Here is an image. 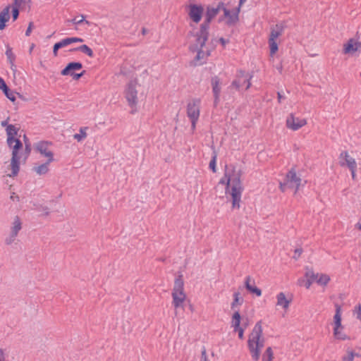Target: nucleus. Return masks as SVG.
Returning a JSON list of instances; mask_svg holds the SVG:
<instances>
[{"label": "nucleus", "instance_id": "obj_46", "mask_svg": "<svg viewBox=\"0 0 361 361\" xmlns=\"http://www.w3.org/2000/svg\"><path fill=\"white\" fill-rule=\"evenodd\" d=\"M8 88L9 87L6 84L4 79L0 76V90H1V92H3Z\"/></svg>", "mask_w": 361, "mask_h": 361}, {"label": "nucleus", "instance_id": "obj_47", "mask_svg": "<svg viewBox=\"0 0 361 361\" xmlns=\"http://www.w3.org/2000/svg\"><path fill=\"white\" fill-rule=\"evenodd\" d=\"M354 314H357V319H360L361 322V305L358 304L355 305L354 310Z\"/></svg>", "mask_w": 361, "mask_h": 361}, {"label": "nucleus", "instance_id": "obj_17", "mask_svg": "<svg viewBox=\"0 0 361 361\" xmlns=\"http://www.w3.org/2000/svg\"><path fill=\"white\" fill-rule=\"evenodd\" d=\"M82 63L80 61H71L66 64V66L61 71V75L63 76L71 75L75 71H80L82 68Z\"/></svg>", "mask_w": 361, "mask_h": 361}, {"label": "nucleus", "instance_id": "obj_3", "mask_svg": "<svg viewBox=\"0 0 361 361\" xmlns=\"http://www.w3.org/2000/svg\"><path fill=\"white\" fill-rule=\"evenodd\" d=\"M284 28L285 25L283 23H277L275 25V27L271 28V32L268 39L269 54L271 56L275 55L279 51L277 39L282 35Z\"/></svg>", "mask_w": 361, "mask_h": 361}, {"label": "nucleus", "instance_id": "obj_64", "mask_svg": "<svg viewBox=\"0 0 361 361\" xmlns=\"http://www.w3.org/2000/svg\"><path fill=\"white\" fill-rule=\"evenodd\" d=\"M190 121H191V129L192 130H194L195 129V127H196V123H197V121H198V119H190Z\"/></svg>", "mask_w": 361, "mask_h": 361}, {"label": "nucleus", "instance_id": "obj_24", "mask_svg": "<svg viewBox=\"0 0 361 361\" xmlns=\"http://www.w3.org/2000/svg\"><path fill=\"white\" fill-rule=\"evenodd\" d=\"M336 311L334 316V328L336 331L337 329H343L342 324L341 307L338 304L335 305Z\"/></svg>", "mask_w": 361, "mask_h": 361}, {"label": "nucleus", "instance_id": "obj_57", "mask_svg": "<svg viewBox=\"0 0 361 361\" xmlns=\"http://www.w3.org/2000/svg\"><path fill=\"white\" fill-rule=\"evenodd\" d=\"M219 42L223 46V47H225L227 44L229 43V39H225L224 37H220L219 39Z\"/></svg>", "mask_w": 361, "mask_h": 361}, {"label": "nucleus", "instance_id": "obj_6", "mask_svg": "<svg viewBox=\"0 0 361 361\" xmlns=\"http://www.w3.org/2000/svg\"><path fill=\"white\" fill-rule=\"evenodd\" d=\"M247 341H251L252 343H253L255 346L258 347L261 350L264 347V338L263 337L261 320L255 324Z\"/></svg>", "mask_w": 361, "mask_h": 361}, {"label": "nucleus", "instance_id": "obj_35", "mask_svg": "<svg viewBox=\"0 0 361 361\" xmlns=\"http://www.w3.org/2000/svg\"><path fill=\"white\" fill-rule=\"evenodd\" d=\"M60 42L62 44V46L63 47H65L72 43L83 42L84 39L82 38L78 37H71L64 38V39H61Z\"/></svg>", "mask_w": 361, "mask_h": 361}, {"label": "nucleus", "instance_id": "obj_54", "mask_svg": "<svg viewBox=\"0 0 361 361\" xmlns=\"http://www.w3.org/2000/svg\"><path fill=\"white\" fill-rule=\"evenodd\" d=\"M216 10H217L218 13H219V11L221 10H222L223 11H224L225 9H228L226 6H225V4L223 2V1H220L217 4V6L216 7H214Z\"/></svg>", "mask_w": 361, "mask_h": 361}, {"label": "nucleus", "instance_id": "obj_7", "mask_svg": "<svg viewBox=\"0 0 361 361\" xmlns=\"http://www.w3.org/2000/svg\"><path fill=\"white\" fill-rule=\"evenodd\" d=\"M204 11V6L201 4H190L187 6L188 16L190 20L195 24L201 21Z\"/></svg>", "mask_w": 361, "mask_h": 361}, {"label": "nucleus", "instance_id": "obj_43", "mask_svg": "<svg viewBox=\"0 0 361 361\" xmlns=\"http://www.w3.org/2000/svg\"><path fill=\"white\" fill-rule=\"evenodd\" d=\"M6 55L7 56L8 61L11 65V68L14 66V61L16 60V56L12 51V49L8 45L6 51Z\"/></svg>", "mask_w": 361, "mask_h": 361}, {"label": "nucleus", "instance_id": "obj_52", "mask_svg": "<svg viewBox=\"0 0 361 361\" xmlns=\"http://www.w3.org/2000/svg\"><path fill=\"white\" fill-rule=\"evenodd\" d=\"M227 16H228V9H225L224 11V14L218 18V23H221L226 19L227 20Z\"/></svg>", "mask_w": 361, "mask_h": 361}, {"label": "nucleus", "instance_id": "obj_63", "mask_svg": "<svg viewBox=\"0 0 361 361\" xmlns=\"http://www.w3.org/2000/svg\"><path fill=\"white\" fill-rule=\"evenodd\" d=\"M40 210L43 211V212H44V214H45L46 216L49 215V208H48V207H47V206H42V205H41V206H40Z\"/></svg>", "mask_w": 361, "mask_h": 361}, {"label": "nucleus", "instance_id": "obj_56", "mask_svg": "<svg viewBox=\"0 0 361 361\" xmlns=\"http://www.w3.org/2000/svg\"><path fill=\"white\" fill-rule=\"evenodd\" d=\"M241 7H242V6H240V1H238V6L235 7L234 8H233V9L231 10V12H232L233 14L237 15V17H239V14H240V13Z\"/></svg>", "mask_w": 361, "mask_h": 361}, {"label": "nucleus", "instance_id": "obj_60", "mask_svg": "<svg viewBox=\"0 0 361 361\" xmlns=\"http://www.w3.org/2000/svg\"><path fill=\"white\" fill-rule=\"evenodd\" d=\"M207 351H206V348L204 346H203L202 348V350L201 351V357H200V360H204V359H207Z\"/></svg>", "mask_w": 361, "mask_h": 361}, {"label": "nucleus", "instance_id": "obj_21", "mask_svg": "<svg viewBox=\"0 0 361 361\" xmlns=\"http://www.w3.org/2000/svg\"><path fill=\"white\" fill-rule=\"evenodd\" d=\"M306 272L305 274V277L307 279L305 281V286L306 288H310L312 283L316 282L317 279L319 277V274H315L313 271L312 268H309L306 267Z\"/></svg>", "mask_w": 361, "mask_h": 361}, {"label": "nucleus", "instance_id": "obj_38", "mask_svg": "<svg viewBox=\"0 0 361 361\" xmlns=\"http://www.w3.org/2000/svg\"><path fill=\"white\" fill-rule=\"evenodd\" d=\"M23 141L25 143L24 153L25 155L24 159L25 160L29 157V155L31 152L32 147H31L30 142L28 137L26 136V135H23Z\"/></svg>", "mask_w": 361, "mask_h": 361}, {"label": "nucleus", "instance_id": "obj_11", "mask_svg": "<svg viewBox=\"0 0 361 361\" xmlns=\"http://www.w3.org/2000/svg\"><path fill=\"white\" fill-rule=\"evenodd\" d=\"M306 124V119L295 117L293 114H289L286 118L287 128L293 130H298Z\"/></svg>", "mask_w": 361, "mask_h": 361}, {"label": "nucleus", "instance_id": "obj_23", "mask_svg": "<svg viewBox=\"0 0 361 361\" xmlns=\"http://www.w3.org/2000/svg\"><path fill=\"white\" fill-rule=\"evenodd\" d=\"M10 6H6L0 12V30H3L6 27V23L8 22L10 16Z\"/></svg>", "mask_w": 361, "mask_h": 361}, {"label": "nucleus", "instance_id": "obj_16", "mask_svg": "<svg viewBox=\"0 0 361 361\" xmlns=\"http://www.w3.org/2000/svg\"><path fill=\"white\" fill-rule=\"evenodd\" d=\"M340 165L341 166H347L350 171H353L355 168H357V164L353 157H350L347 151H343L339 157Z\"/></svg>", "mask_w": 361, "mask_h": 361}, {"label": "nucleus", "instance_id": "obj_40", "mask_svg": "<svg viewBox=\"0 0 361 361\" xmlns=\"http://www.w3.org/2000/svg\"><path fill=\"white\" fill-rule=\"evenodd\" d=\"M274 358V357L272 348H267L262 355V361H273Z\"/></svg>", "mask_w": 361, "mask_h": 361}, {"label": "nucleus", "instance_id": "obj_28", "mask_svg": "<svg viewBox=\"0 0 361 361\" xmlns=\"http://www.w3.org/2000/svg\"><path fill=\"white\" fill-rule=\"evenodd\" d=\"M70 52L81 51L88 56L89 57H94L93 50L87 44H82L75 48L69 49Z\"/></svg>", "mask_w": 361, "mask_h": 361}, {"label": "nucleus", "instance_id": "obj_5", "mask_svg": "<svg viewBox=\"0 0 361 361\" xmlns=\"http://www.w3.org/2000/svg\"><path fill=\"white\" fill-rule=\"evenodd\" d=\"M235 76L236 78L233 80L231 86L234 87L238 90H239L240 87L244 85H246L245 90H248L250 87V80L252 78V75L244 70L239 69L237 71Z\"/></svg>", "mask_w": 361, "mask_h": 361}, {"label": "nucleus", "instance_id": "obj_12", "mask_svg": "<svg viewBox=\"0 0 361 361\" xmlns=\"http://www.w3.org/2000/svg\"><path fill=\"white\" fill-rule=\"evenodd\" d=\"M361 51V42L354 38L349 39L346 43L343 44V53L344 54L353 55L355 52Z\"/></svg>", "mask_w": 361, "mask_h": 361}, {"label": "nucleus", "instance_id": "obj_61", "mask_svg": "<svg viewBox=\"0 0 361 361\" xmlns=\"http://www.w3.org/2000/svg\"><path fill=\"white\" fill-rule=\"evenodd\" d=\"M9 119H10V117L8 116L6 120L2 121L1 123V126L2 127H4V128H7V126H10V124L8 123V120Z\"/></svg>", "mask_w": 361, "mask_h": 361}, {"label": "nucleus", "instance_id": "obj_29", "mask_svg": "<svg viewBox=\"0 0 361 361\" xmlns=\"http://www.w3.org/2000/svg\"><path fill=\"white\" fill-rule=\"evenodd\" d=\"M51 159H47L46 162L33 168V170L39 175H44L49 171V165L52 162Z\"/></svg>", "mask_w": 361, "mask_h": 361}, {"label": "nucleus", "instance_id": "obj_49", "mask_svg": "<svg viewBox=\"0 0 361 361\" xmlns=\"http://www.w3.org/2000/svg\"><path fill=\"white\" fill-rule=\"evenodd\" d=\"M86 73V71H82V72L79 73H74L73 74H72L71 76L73 78V80H80L83 75H85V74Z\"/></svg>", "mask_w": 361, "mask_h": 361}, {"label": "nucleus", "instance_id": "obj_58", "mask_svg": "<svg viewBox=\"0 0 361 361\" xmlns=\"http://www.w3.org/2000/svg\"><path fill=\"white\" fill-rule=\"evenodd\" d=\"M195 43L194 44H197V47H204L205 44H202V39L200 37H196Z\"/></svg>", "mask_w": 361, "mask_h": 361}, {"label": "nucleus", "instance_id": "obj_25", "mask_svg": "<svg viewBox=\"0 0 361 361\" xmlns=\"http://www.w3.org/2000/svg\"><path fill=\"white\" fill-rule=\"evenodd\" d=\"M172 298H173V305L174 306L175 309H177L178 307H182L184 309V302L186 299V295L185 293H183V295H179L178 293H172Z\"/></svg>", "mask_w": 361, "mask_h": 361}, {"label": "nucleus", "instance_id": "obj_10", "mask_svg": "<svg viewBox=\"0 0 361 361\" xmlns=\"http://www.w3.org/2000/svg\"><path fill=\"white\" fill-rule=\"evenodd\" d=\"M52 145V142L42 140L35 144V149L39 152L43 157H47V159H51V161H54V153L48 149V146Z\"/></svg>", "mask_w": 361, "mask_h": 361}, {"label": "nucleus", "instance_id": "obj_51", "mask_svg": "<svg viewBox=\"0 0 361 361\" xmlns=\"http://www.w3.org/2000/svg\"><path fill=\"white\" fill-rule=\"evenodd\" d=\"M33 28H34V23L31 21L29 23L27 30L25 31V36H27V37L30 36Z\"/></svg>", "mask_w": 361, "mask_h": 361}, {"label": "nucleus", "instance_id": "obj_19", "mask_svg": "<svg viewBox=\"0 0 361 361\" xmlns=\"http://www.w3.org/2000/svg\"><path fill=\"white\" fill-rule=\"evenodd\" d=\"M19 128L16 127L13 124L7 126L6 128L7 135V145L8 147H11V145L14 143L16 138H17Z\"/></svg>", "mask_w": 361, "mask_h": 361}, {"label": "nucleus", "instance_id": "obj_48", "mask_svg": "<svg viewBox=\"0 0 361 361\" xmlns=\"http://www.w3.org/2000/svg\"><path fill=\"white\" fill-rule=\"evenodd\" d=\"M288 188H289V183L285 179L283 182H280L279 189L281 192H284Z\"/></svg>", "mask_w": 361, "mask_h": 361}, {"label": "nucleus", "instance_id": "obj_59", "mask_svg": "<svg viewBox=\"0 0 361 361\" xmlns=\"http://www.w3.org/2000/svg\"><path fill=\"white\" fill-rule=\"evenodd\" d=\"M15 239L16 237H12V233L11 232L9 237L6 239V243L7 245H10L15 240Z\"/></svg>", "mask_w": 361, "mask_h": 361}, {"label": "nucleus", "instance_id": "obj_53", "mask_svg": "<svg viewBox=\"0 0 361 361\" xmlns=\"http://www.w3.org/2000/svg\"><path fill=\"white\" fill-rule=\"evenodd\" d=\"M19 15H20V11L16 10V9L15 10L11 9V17H12L13 21H16L18 18Z\"/></svg>", "mask_w": 361, "mask_h": 361}, {"label": "nucleus", "instance_id": "obj_39", "mask_svg": "<svg viewBox=\"0 0 361 361\" xmlns=\"http://www.w3.org/2000/svg\"><path fill=\"white\" fill-rule=\"evenodd\" d=\"M3 94L5 95V97L9 99L13 104H16V92L14 90H12L10 87L3 92Z\"/></svg>", "mask_w": 361, "mask_h": 361}, {"label": "nucleus", "instance_id": "obj_22", "mask_svg": "<svg viewBox=\"0 0 361 361\" xmlns=\"http://www.w3.org/2000/svg\"><path fill=\"white\" fill-rule=\"evenodd\" d=\"M219 14L217 10L215 9L211 5H207L206 6V11L204 13V20L203 21L204 23H207L210 25L212 22L213 19Z\"/></svg>", "mask_w": 361, "mask_h": 361}, {"label": "nucleus", "instance_id": "obj_32", "mask_svg": "<svg viewBox=\"0 0 361 361\" xmlns=\"http://www.w3.org/2000/svg\"><path fill=\"white\" fill-rule=\"evenodd\" d=\"M218 152L215 149V147L212 146V153L211 160L209 164V169L213 172H216V160H217Z\"/></svg>", "mask_w": 361, "mask_h": 361}, {"label": "nucleus", "instance_id": "obj_15", "mask_svg": "<svg viewBox=\"0 0 361 361\" xmlns=\"http://www.w3.org/2000/svg\"><path fill=\"white\" fill-rule=\"evenodd\" d=\"M285 180L289 183V188L295 187L296 190L299 189L301 184V178L297 176L294 168H291L286 175Z\"/></svg>", "mask_w": 361, "mask_h": 361}, {"label": "nucleus", "instance_id": "obj_62", "mask_svg": "<svg viewBox=\"0 0 361 361\" xmlns=\"http://www.w3.org/2000/svg\"><path fill=\"white\" fill-rule=\"evenodd\" d=\"M286 97L280 92H277V99L279 103H281L282 100L285 99Z\"/></svg>", "mask_w": 361, "mask_h": 361}, {"label": "nucleus", "instance_id": "obj_30", "mask_svg": "<svg viewBox=\"0 0 361 361\" xmlns=\"http://www.w3.org/2000/svg\"><path fill=\"white\" fill-rule=\"evenodd\" d=\"M21 228L22 222L20 218L18 216H16L14 217V221L13 222V226L11 231L12 233V237H16Z\"/></svg>", "mask_w": 361, "mask_h": 361}, {"label": "nucleus", "instance_id": "obj_37", "mask_svg": "<svg viewBox=\"0 0 361 361\" xmlns=\"http://www.w3.org/2000/svg\"><path fill=\"white\" fill-rule=\"evenodd\" d=\"M233 296V300L231 306V309L233 310L237 305H241L244 302V299L240 296V293L239 292H235Z\"/></svg>", "mask_w": 361, "mask_h": 361}, {"label": "nucleus", "instance_id": "obj_2", "mask_svg": "<svg viewBox=\"0 0 361 361\" xmlns=\"http://www.w3.org/2000/svg\"><path fill=\"white\" fill-rule=\"evenodd\" d=\"M14 143L11 145V147H9L12 149L11 159V173L8 175L10 177L17 176L19 173L20 165V152L23 148V143L19 138H16Z\"/></svg>", "mask_w": 361, "mask_h": 361}, {"label": "nucleus", "instance_id": "obj_4", "mask_svg": "<svg viewBox=\"0 0 361 361\" xmlns=\"http://www.w3.org/2000/svg\"><path fill=\"white\" fill-rule=\"evenodd\" d=\"M137 85L140 86L138 84V80L137 78L132 79L127 83L124 91L125 98L128 102V106L132 109L137 104Z\"/></svg>", "mask_w": 361, "mask_h": 361}, {"label": "nucleus", "instance_id": "obj_41", "mask_svg": "<svg viewBox=\"0 0 361 361\" xmlns=\"http://www.w3.org/2000/svg\"><path fill=\"white\" fill-rule=\"evenodd\" d=\"M330 281V276L326 274H321L319 275L318 279L316 281V283L320 286H326L328 283Z\"/></svg>", "mask_w": 361, "mask_h": 361}, {"label": "nucleus", "instance_id": "obj_1", "mask_svg": "<svg viewBox=\"0 0 361 361\" xmlns=\"http://www.w3.org/2000/svg\"><path fill=\"white\" fill-rule=\"evenodd\" d=\"M242 170L235 171V166L233 164H227L225 166V173L219 184L224 185L225 192L231 195L232 203V209H240V202L241 200L242 192L244 190L241 183Z\"/></svg>", "mask_w": 361, "mask_h": 361}, {"label": "nucleus", "instance_id": "obj_20", "mask_svg": "<svg viewBox=\"0 0 361 361\" xmlns=\"http://www.w3.org/2000/svg\"><path fill=\"white\" fill-rule=\"evenodd\" d=\"M172 293H178L179 295H183V293H185L183 276L181 272H178L176 276Z\"/></svg>", "mask_w": 361, "mask_h": 361}, {"label": "nucleus", "instance_id": "obj_44", "mask_svg": "<svg viewBox=\"0 0 361 361\" xmlns=\"http://www.w3.org/2000/svg\"><path fill=\"white\" fill-rule=\"evenodd\" d=\"M87 127H82L80 128L79 133H76L73 135V137L77 140L78 142L83 140L87 137L86 130Z\"/></svg>", "mask_w": 361, "mask_h": 361}, {"label": "nucleus", "instance_id": "obj_26", "mask_svg": "<svg viewBox=\"0 0 361 361\" xmlns=\"http://www.w3.org/2000/svg\"><path fill=\"white\" fill-rule=\"evenodd\" d=\"M276 298L277 305L281 306L284 310H287L292 302V298H290V299H287L285 293L283 292H280L276 295Z\"/></svg>", "mask_w": 361, "mask_h": 361}, {"label": "nucleus", "instance_id": "obj_34", "mask_svg": "<svg viewBox=\"0 0 361 361\" xmlns=\"http://www.w3.org/2000/svg\"><path fill=\"white\" fill-rule=\"evenodd\" d=\"M239 21V17L237 15L233 14L230 9H228V16H227V20H226V25L228 27L235 25Z\"/></svg>", "mask_w": 361, "mask_h": 361}, {"label": "nucleus", "instance_id": "obj_45", "mask_svg": "<svg viewBox=\"0 0 361 361\" xmlns=\"http://www.w3.org/2000/svg\"><path fill=\"white\" fill-rule=\"evenodd\" d=\"M62 44L61 42H56L53 46V54L54 56H56L58 55V51L59 49L63 48Z\"/></svg>", "mask_w": 361, "mask_h": 361}, {"label": "nucleus", "instance_id": "obj_27", "mask_svg": "<svg viewBox=\"0 0 361 361\" xmlns=\"http://www.w3.org/2000/svg\"><path fill=\"white\" fill-rule=\"evenodd\" d=\"M247 347L251 353L252 360L254 361H258L261 355V349L252 343L251 341H247Z\"/></svg>", "mask_w": 361, "mask_h": 361}, {"label": "nucleus", "instance_id": "obj_33", "mask_svg": "<svg viewBox=\"0 0 361 361\" xmlns=\"http://www.w3.org/2000/svg\"><path fill=\"white\" fill-rule=\"evenodd\" d=\"M31 4V0H13V3L11 5H9L11 6V8L13 10H23L25 4Z\"/></svg>", "mask_w": 361, "mask_h": 361}, {"label": "nucleus", "instance_id": "obj_8", "mask_svg": "<svg viewBox=\"0 0 361 361\" xmlns=\"http://www.w3.org/2000/svg\"><path fill=\"white\" fill-rule=\"evenodd\" d=\"M221 80L219 76L215 75L211 78V85L214 96V106L216 107L220 101V94L221 92Z\"/></svg>", "mask_w": 361, "mask_h": 361}, {"label": "nucleus", "instance_id": "obj_18", "mask_svg": "<svg viewBox=\"0 0 361 361\" xmlns=\"http://www.w3.org/2000/svg\"><path fill=\"white\" fill-rule=\"evenodd\" d=\"M252 281V278L250 276H247L245 277L244 282V287L246 290L252 295H255L257 297H259L262 294V290L255 286V281L252 280L253 284H251L250 282Z\"/></svg>", "mask_w": 361, "mask_h": 361}, {"label": "nucleus", "instance_id": "obj_50", "mask_svg": "<svg viewBox=\"0 0 361 361\" xmlns=\"http://www.w3.org/2000/svg\"><path fill=\"white\" fill-rule=\"evenodd\" d=\"M354 355H353V350H348V355L343 357L342 361H353Z\"/></svg>", "mask_w": 361, "mask_h": 361}, {"label": "nucleus", "instance_id": "obj_9", "mask_svg": "<svg viewBox=\"0 0 361 361\" xmlns=\"http://www.w3.org/2000/svg\"><path fill=\"white\" fill-rule=\"evenodd\" d=\"M231 319V326L233 327L235 332H238L239 339L243 340L244 338L245 329L241 328L242 317L239 310L233 312Z\"/></svg>", "mask_w": 361, "mask_h": 361}, {"label": "nucleus", "instance_id": "obj_36", "mask_svg": "<svg viewBox=\"0 0 361 361\" xmlns=\"http://www.w3.org/2000/svg\"><path fill=\"white\" fill-rule=\"evenodd\" d=\"M81 19L78 20L77 18H73L72 19H68L66 20L67 23H72L73 25H81L82 23H85L87 25H90L91 22L85 19L86 16L83 14L80 15Z\"/></svg>", "mask_w": 361, "mask_h": 361}, {"label": "nucleus", "instance_id": "obj_14", "mask_svg": "<svg viewBox=\"0 0 361 361\" xmlns=\"http://www.w3.org/2000/svg\"><path fill=\"white\" fill-rule=\"evenodd\" d=\"M200 99H194L187 105V115L190 119H198L200 116Z\"/></svg>", "mask_w": 361, "mask_h": 361}, {"label": "nucleus", "instance_id": "obj_42", "mask_svg": "<svg viewBox=\"0 0 361 361\" xmlns=\"http://www.w3.org/2000/svg\"><path fill=\"white\" fill-rule=\"evenodd\" d=\"M341 329H337L336 331L335 330V328H334L333 334L336 339L337 340H350V337L341 332Z\"/></svg>", "mask_w": 361, "mask_h": 361}, {"label": "nucleus", "instance_id": "obj_13", "mask_svg": "<svg viewBox=\"0 0 361 361\" xmlns=\"http://www.w3.org/2000/svg\"><path fill=\"white\" fill-rule=\"evenodd\" d=\"M188 50L192 53H195V52L197 53V54L194 57L193 60H192L190 62V66L195 67L197 66H201L205 63V62L198 63V61H200L202 59H203L204 56V51H203V47H197V44H190L189 47H188Z\"/></svg>", "mask_w": 361, "mask_h": 361}, {"label": "nucleus", "instance_id": "obj_55", "mask_svg": "<svg viewBox=\"0 0 361 361\" xmlns=\"http://www.w3.org/2000/svg\"><path fill=\"white\" fill-rule=\"evenodd\" d=\"M302 252V248L300 247V248H296L294 251V255L293 257V258H294L295 259H298L301 254Z\"/></svg>", "mask_w": 361, "mask_h": 361}, {"label": "nucleus", "instance_id": "obj_31", "mask_svg": "<svg viewBox=\"0 0 361 361\" xmlns=\"http://www.w3.org/2000/svg\"><path fill=\"white\" fill-rule=\"evenodd\" d=\"M209 27L210 25L207 23H201L200 24V32L202 34V44H206L207 42L209 39Z\"/></svg>", "mask_w": 361, "mask_h": 361}]
</instances>
